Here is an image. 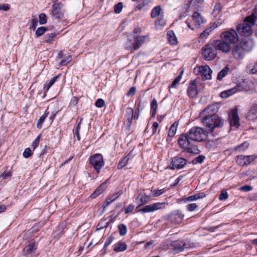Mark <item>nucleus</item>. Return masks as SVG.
<instances>
[{
	"mask_svg": "<svg viewBox=\"0 0 257 257\" xmlns=\"http://www.w3.org/2000/svg\"><path fill=\"white\" fill-rule=\"evenodd\" d=\"M220 38L214 42V48L225 54L230 52L232 45L237 43L239 40L237 32L233 29L221 33Z\"/></svg>",
	"mask_w": 257,
	"mask_h": 257,
	"instance_id": "obj_1",
	"label": "nucleus"
},
{
	"mask_svg": "<svg viewBox=\"0 0 257 257\" xmlns=\"http://www.w3.org/2000/svg\"><path fill=\"white\" fill-rule=\"evenodd\" d=\"M201 122L206 127V131L211 133L215 128L222 127L225 121L217 115L212 116L207 115L201 118Z\"/></svg>",
	"mask_w": 257,
	"mask_h": 257,
	"instance_id": "obj_2",
	"label": "nucleus"
},
{
	"mask_svg": "<svg viewBox=\"0 0 257 257\" xmlns=\"http://www.w3.org/2000/svg\"><path fill=\"white\" fill-rule=\"evenodd\" d=\"M187 134L190 140L200 142L207 138L209 132L200 127L194 126L190 129Z\"/></svg>",
	"mask_w": 257,
	"mask_h": 257,
	"instance_id": "obj_3",
	"label": "nucleus"
},
{
	"mask_svg": "<svg viewBox=\"0 0 257 257\" xmlns=\"http://www.w3.org/2000/svg\"><path fill=\"white\" fill-rule=\"evenodd\" d=\"M250 17H246L242 24H239L236 27L237 34L244 37H247L251 34L252 30L251 27L253 26L251 22Z\"/></svg>",
	"mask_w": 257,
	"mask_h": 257,
	"instance_id": "obj_4",
	"label": "nucleus"
},
{
	"mask_svg": "<svg viewBox=\"0 0 257 257\" xmlns=\"http://www.w3.org/2000/svg\"><path fill=\"white\" fill-rule=\"evenodd\" d=\"M178 144L180 148L189 153H194V146L191 144L190 139L188 137V134H182L179 137L178 140Z\"/></svg>",
	"mask_w": 257,
	"mask_h": 257,
	"instance_id": "obj_5",
	"label": "nucleus"
},
{
	"mask_svg": "<svg viewBox=\"0 0 257 257\" xmlns=\"http://www.w3.org/2000/svg\"><path fill=\"white\" fill-rule=\"evenodd\" d=\"M247 89L248 87L247 85L244 82H242L237 84L235 87L231 89L221 92L220 94V96L222 98H226L231 96L237 92L247 90Z\"/></svg>",
	"mask_w": 257,
	"mask_h": 257,
	"instance_id": "obj_6",
	"label": "nucleus"
},
{
	"mask_svg": "<svg viewBox=\"0 0 257 257\" xmlns=\"http://www.w3.org/2000/svg\"><path fill=\"white\" fill-rule=\"evenodd\" d=\"M168 203L166 202H157L145 205L138 210V212L141 213L153 212L166 208Z\"/></svg>",
	"mask_w": 257,
	"mask_h": 257,
	"instance_id": "obj_7",
	"label": "nucleus"
},
{
	"mask_svg": "<svg viewBox=\"0 0 257 257\" xmlns=\"http://www.w3.org/2000/svg\"><path fill=\"white\" fill-rule=\"evenodd\" d=\"M89 163L97 173H99L101 168L104 165L103 156L101 154H96L90 156Z\"/></svg>",
	"mask_w": 257,
	"mask_h": 257,
	"instance_id": "obj_8",
	"label": "nucleus"
},
{
	"mask_svg": "<svg viewBox=\"0 0 257 257\" xmlns=\"http://www.w3.org/2000/svg\"><path fill=\"white\" fill-rule=\"evenodd\" d=\"M216 49L213 44H208L202 48V54L206 60H211L215 58L217 55Z\"/></svg>",
	"mask_w": 257,
	"mask_h": 257,
	"instance_id": "obj_9",
	"label": "nucleus"
},
{
	"mask_svg": "<svg viewBox=\"0 0 257 257\" xmlns=\"http://www.w3.org/2000/svg\"><path fill=\"white\" fill-rule=\"evenodd\" d=\"M63 4L61 3H54L50 10V15L55 19H61L63 18L64 11L63 10Z\"/></svg>",
	"mask_w": 257,
	"mask_h": 257,
	"instance_id": "obj_10",
	"label": "nucleus"
},
{
	"mask_svg": "<svg viewBox=\"0 0 257 257\" xmlns=\"http://www.w3.org/2000/svg\"><path fill=\"white\" fill-rule=\"evenodd\" d=\"M187 162L186 159L177 156L172 159L171 164L169 168L171 170L181 169L186 165Z\"/></svg>",
	"mask_w": 257,
	"mask_h": 257,
	"instance_id": "obj_11",
	"label": "nucleus"
},
{
	"mask_svg": "<svg viewBox=\"0 0 257 257\" xmlns=\"http://www.w3.org/2000/svg\"><path fill=\"white\" fill-rule=\"evenodd\" d=\"M195 70L197 71V74L200 75L202 79L209 80L211 79L212 71L208 65L200 66L195 68Z\"/></svg>",
	"mask_w": 257,
	"mask_h": 257,
	"instance_id": "obj_12",
	"label": "nucleus"
},
{
	"mask_svg": "<svg viewBox=\"0 0 257 257\" xmlns=\"http://www.w3.org/2000/svg\"><path fill=\"white\" fill-rule=\"evenodd\" d=\"M230 52L233 58L237 60L243 59L246 53L239 44H236L234 47H231Z\"/></svg>",
	"mask_w": 257,
	"mask_h": 257,
	"instance_id": "obj_13",
	"label": "nucleus"
},
{
	"mask_svg": "<svg viewBox=\"0 0 257 257\" xmlns=\"http://www.w3.org/2000/svg\"><path fill=\"white\" fill-rule=\"evenodd\" d=\"M257 158V156H237L236 158V163L240 166L247 165L253 161Z\"/></svg>",
	"mask_w": 257,
	"mask_h": 257,
	"instance_id": "obj_14",
	"label": "nucleus"
},
{
	"mask_svg": "<svg viewBox=\"0 0 257 257\" xmlns=\"http://www.w3.org/2000/svg\"><path fill=\"white\" fill-rule=\"evenodd\" d=\"M228 118L229 119L230 126L238 128L240 126L239 118L236 109H233L229 114Z\"/></svg>",
	"mask_w": 257,
	"mask_h": 257,
	"instance_id": "obj_15",
	"label": "nucleus"
},
{
	"mask_svg": "<svg viewBox=\"0 0 257 257\" xmlns=\"http://www.w3.org/2000/svg\"><path fill=\"white\" fill-rule=\"evenodd\" d=\"M238 44L245 53L250 51L254 46L253 40L248 38L242 39Z\"/></svg>",
	"mask_w": 257,
	"mask_h": 257,
	"instance_id": "obj_16",
	"label": "nucleus"
},
{
	"mask_svg": "<svg viewBox=\"0 0 257 257\" xmlns=\"http://www.w3.org/2000/svg\"><path fill=\"white\" fill-rule=\"evenodd\" d=\"M187 93L190 97L193 98L198 93L197 86L195 80H192L189 84Z\"/></svg>",
	"mask_w": 257,
	"mask_h": 257,
	"instance_id": "obj_17",
	"label": "nucleus"
},
{
	"mask_svg": "<svg viewBox=\"0 0 257 257\" xmlns=\"http://www.w3.org/2000/svg\"><path fill=\"white\" fill-rule=\"evenodd\" d=\"M184 215L180 210H176L170 214L172 223L178 224L181 222Z\"/></svg>",
	"mask_w": 257,
	"mask_h": 257,
	"instance_id": "obj_18",
	"label": "nucleus"
},
{
	"mask_svg": "<svg viewBox=\"0 0 257 257\" xmlns=\"http://www.w3.org/2000/svg\"><path fill=\"white\" fill-rule=\"evenodd\" d=\"M137 41L135 39V37H133V39H132V37H129L128 36V38L126 42L125 43V49L128 50H130L131 53L134 52V51L138 50L139 48H136L135 46L136 45Z\"/></svg>",
	"mask_w": 257,
	"mask_h": 257,
	"instance_id": "obj_19",
	"label": "nucleus"
},
{
	"mask_svg": "<svg viewBox=\"0 0 257 257\" xmlns=\"http://www.w3.org/2000/svg\"><path fill=\"white\" fill-rule=\"evenodd\" d=\"M37 248V245L35 242H31L29 245L25 246L22 251V254L24 255L31 254L35 253Z\"/></svg>",
	"mask_w": 257,
	"mask_h": 257,
	"instance_id": "obj_20",
	"label": "nucleus"
},
{
	"mask_svg": "<svg viewBox=\"0 0 257 257\" xmlns=\"http://www.w3.org/2000/svg\"><path fill=\"white\" fill-rule=\"evenodd\" d=\"M136 199L138 204L137 206V208H138L139 206L147 203L150 201V197L145 193H141L138 195Z\"/></svg>",
	"mask_w": 257,
	"mask_h": 257,
	"instance_id": "obj_21",
	"label": "nucleus"
},
{
	"mask_svg": "<svg viewBox=\"0 0 257 257\" xmlns=\"http://www.w3.org/2000/svg\"><path fill=\"white\" fill-rule=\"evenodd\" d=\"M186 244L182 240H176L171 243V246L176 253L183 251Z\"/></svg>",
	"mask_w": 257,
	"mask_h": 257,
	"instance_id": "obj_22",
	"label": "nucleus"
},
{
	"mask_svg": "<svg viewBox=\"0 0 257 257\" xmlns=\"http://www.w3.org/2000/svg\"><path fill=\"white\" fill-rule=\"evenodd\" d=\"M246 118L249 120H254L257 118V103H253L247 113Z\"/></svg>",
	"mask_w": 257,
	"mask_h": 257,
	"instance_id": "obj_23",
	"label": "nucleus"
},
{
	"mask_svg": "<svg viewBox=\"0 0 257 257\" xmlns=\"http://www.w3.org/2000/svg\"><path fill=\"white\" fill-rule=\"evenodd\" d=\"M134 111L131 107H128L126 109L125 117L126 118V125L130 127L132 123L133 118H134Z\"/></svg>",
	"mask_w": 257,
	"mask_h": 257,
	"instance_id": "obj_24",
	"label": "nucleus"
},
{
	"mask_svg": "<svg viewBox=\"0 0 257 257\" xmlns=\"http://www.w3.org/2000/svg\"><path fill=\"white\" fill-rule=\"evenodd\" d=\"M135 39L137 41L136 48H140L141 46L146 42L149 41V36L148 35L146 36H135Z\"/></svg>",
	"mask_w": 257,
	"mask_h": 257,
	"instance_id": "obj_25",
	"label": "nucleus"
},
{
	"mask_svg": "<svg viewBox=\"0 0 257 257\" xmlns=\"http://www.w3.org/2000/svg\"><path fill=\"white\" fill-rule=\"evenodd\" d=\"M206 196V194L204 192H199L194 194L193 195L190 196L189 197H186L183 199V201L184 202H191L193 201H196L198 199H202Z\"/></svg>",
	"mask_w": 257,
	"mask_h": 257,
	"instance_id": "obj_26",
	"label": "nucleus"
},
{
	"mask_svg": "<svg viewBox=\"0 0 257 257\" xmlns=\"http://www.w3.org/2000/svg\"><path fill=\"white\" fill-rule=\"evenodd\" d=\"M192 21L195 23V25L198 27L201 24L203 23V19L200 13L195 12L192 15Z\"/></svg>",
	"mask_w": 257,
	"mask_h": 257,
	"instance_id": "obj_27",
	"label": "nucleus"
},
{
	"mask_svg": "<svg viewBox=\"0 0 257 257\" xmlns=\"http://www.w3.org/2000/svg\"><path fill=\"white\" fill-rule=\"evenodd\" d=\"M126 248L127 245L123 241H119L113 245V250L116 252L123 251Z\"/></svg>",
	"mask_w": 257,
	"mask_h": 257,
	"instance_id": "obj_28",
	"label": "nucleus"
},
{
	"mask_svg": "<svg viewBox=\"0 0 257 257\" xmlns=\"http://www.w3.org/2000/svg\"><path fill=\"white\" fill-rule=\"evenodd\" d=\"M167 35L168 41L171 45H175L177 44V40L173 31H169Z\"/></svg>",
	"mask_w": 257,
	"mask_h": 257,
	"instance_id": "obj_29",
	"label": "nucleus"
},
{
	"mask_svg": "<svg viewBox=\"0 0 257 257\" xmlns=\"http://www.w3.org/2000/svg\"><path fill=\"white\" fill-rule=\"evenodd\" d=\"M144 108V106L142 104V101L139 100L136 102V108L135 109V113L134 115V119H138L140 115V111L142 110Z\"/></svg>",
	"mask_w": 257,
	"mask_h": 257,
	"instance_id": "obj_30",
	"label": "nucleus"
},
{
	"mask_svg": "<svg viewBox=\"0 0 257 257\" xmlns=\"http://www.w3.org/2000/svg\"><path fill=\"white\" fill-rule=\"evenodd\" d=\"M131 157V154H128L125 157H123L119 162L117 165L118 169H121L127 164Z\"/></svg>",
	"mask_w": 257,
	"mask_h": 257,
	"instance_id": "obj_31",
	"label": "nucleus"
},
{
	"mask_svg": "<svg viewBox=\"0 0 257 257\" xmlns=\"http://www.w3.org/2000/svg\"><path fill=\"white\" fill-rule=\"evenodd\" d=\"M229 71V68L228 66H225L221 70L217 75V79L218 80H221L223 77L226 76Z\"/></svg>",
	"mask_w": 257,
	"mask_h": 257,
	"instance_id": "obj_32",
	"label": "nucleus"
},
{
	"mask_svg": "<svg viewBox=\"0 0 257 257\" xmlns=\"http://www.w3.org/2000/svg\"><path fill=\"white\" fill-rule=\"evenodd\" d=\"M178 125V122L177 121H175L173 124L171 125L168 131L169 137H173L175 136Z\"/></svg>",
	"mask_w": 257,
	"mask_h": 257,
	"instance_id": "obj_33",
	"label": "nucleus"
},
{
	"mask_svg": "<svg viewBox=\"0 0 257 257\" xmlns=\"http://www.w3.org/2000/svg\"><path fill=\"white\" fill-rule=\"evenodd\" d=\"M158 107L157 101L155 99H154L151 103V112L152 116L154 117L156 114V110Z\"/></svg>",
	"mask_w": 257,
	"mask_h": 257,
	"instance_id": "obj_34",
	"label": "nucleus"
},
{
	"mask_svg": "<svg viewBox=\"0 0 257 257\" xmlns=\"http://www.w3.org/2000/svg\"><path fill=\"white\" fill-rule=\"evenodd\" d=\"M249 144L248 143L245 142L239 145L236 146L234 150L235 151L241 152L243 151L248 148Z\"/></svg>",
	"mask_w": 257,
	"mask_h": 257,
	"instance_id": "obj_35",
	"label": "nucleus"
},
{
	"mask_svg": "<svg viewBox=\"0 0 257 257\" xmlns=\"http://www.w3.org/2000/svg\"><path fill=\"white\" fill-rule=\"evenodd\" d=\"M217 105L215 104H212L205 108L203 110V113L207 112V111H211L212 114L216 115L215 113L217 112Z\"/></svg>",
	"mask_w": 257,
	"mask_h": 257,
	"instance_id": "obj_36",
	"label": "nucleus"
},
{
	"mask_svg": "<svg viewBox=\"0 0 257 257\" xmlns=\"http://www.w3.org/2000/svg\"><path fill=\"white\" fill-rule=\"evenodd\" d=\"M161 11V7L160 6H158L155 7L152 10L151 14V17L154 18L158 17L160 14V12Z\"/></svg>",
	"mask_w": 257,
	"mask_h": 257,
	"instance_id": "obj_37",
	"label": "nucleus"
},
{
	"mask_svg": "<svg viewBox=\"0 0 257 257\" xmlns=\"http://www.w3.org/2000/svg\"><path fill=\"white\" fill-rule=\"evenodd\" d=\"M61 74H59L53 78H52L49 82L48 85L44 87V89H46V91H47L49 88L55 83L57 79L60 77Z\"/></svg>",
	"mask_w": 257,
	"mask_h": 257,
	"instance_id": "obj_38",
	"label": "nucleus"
},
{
	"mask_svg": "<svg viewBox=\"0 0 257 257\" xmlns=\"http://www.w3.org/2000/svg\"><path fill=\"white\" fill-rule=\"evenodd\" d=\"M103 187L102 186H99L95 191L91 194L90 197L94 199L97 197L99 195H100L101 193L103 192Z\"/></svg>",
	"mask_w": 257,
	"mask_h": 257,
	"instance_id": "obj_39",
	"label": "nucleus"
},
{
	"mask_svg": "<svg viewBox=\"0 0 257 257\" xmlns=\"http://www.w3.org/2000/svg\"><path fill=\"white\" fill-rule=\"evenodd\" d=\"M56 33H51L46 35L45 37V41L48 43H51L53 39L56 36Z\"/></svg>",
	"mask_w": 257,
	"mask_h": 257,
	"instance_id": "obj_40",
	"label": "nucleus"
},
{
	"mask_svg": "<svg viewBox=\"0 0 257 257\" xmlns=\"http://www.w3.org/2000/svg\"><path fill=\"white\" fill-rule=\"evenodd\" d=\"M212 31V27H210L203 31L200 35V38L202 39H206Z\"/></svg>",
	"mask_w": 257,
	"mask_h": 257,
	"instance_id": "obj_41",
	"label": "nucleus"
},
{
	"mask_svg": "<svg viewBox=\"0 0 257 257\" xmlns=\"http://www.w3.org/2000/svg\"><path fill=\"white\" fill-rule=\"evenodd\" d=\"M48 113L45 112L43 115H42L39 119L38 121L37 126L38 128H41L42 124L44 122L46 118L48 116Z\"/></svg>",
	"mask_w": 257,
	"mask_h": 257,
	"instance_id": "obj_42",
	"label": "nucleus"
},
{
	"mask_svg": "<svg viewBox=\"0 0 257 257\" xmlns=\"http://www.w3.org/2000/svg\"><path fill=\"white\" fill-rule=\"evenodd\" d=\"M118 228L119 234L120 235L123 236L126 234L127 228L125 224H120L118 226Z\"/></svg>",
	"mask_w": 257,
	"mask_h": 257,
	"instance_id": "obj_43",
	"label": "nucleus"
},
{
	"mask_svg": "<svg viewBox=\"0 0 257 257\" xmlns=\"http://www.w3.org/2000/svg\"><path fill=\"white\" fill-rule=\"evenodd\" d=\"M48 30L47 28L44 27H41L37 29L35 35L37 37H39L43 35Z\"/></svg>",
	"mask_w": 257,
	"mask_h": 257,
	"instance_id": "obj_44",
	"label": "nucleus"
},
{
	"mask_svg": "<svg viewBox=\"0 0 257 257\" xmlns=\"http://www.w3.org/2000/svg\"><path fill=\"white\" fill-rule=\"evenodd\" d=\"M71 56L68 55L65 58H63L59 64V66H62L66 65L69 62L71 61Z\"/></svg>",
	"mask_w": 257,
	"mask_h": 257,
	"instance_id": "obj_45",
	"label": "nucleus"
},
{
	"mask_svg": "<svg viewBox=\"0 0 257 257\" xmlns=\"http://www.w3.org/2000/svg\"><path fill=\"white\" fill-rule=\"evenodd\" d=\"M39 21L41 25H44L47 23V17L44 13H41L39 15Z\"/></svg>",
	"mask_w": 257,
	"mask_h": 257,
	"instance_id": "obj_46",
	"label": "nucleus"
},
{
	"mask_svg": "<svg viewBox=\"0 0 257 257\" xmlns=\"http://www.w3.org/2000/svg\"><path fill=\"white\" fill-rule=\"evenodd\" d=\"M205 156L202 155H200L196 158H195L192 161V163L193 164H197L198 163H202L205 159Z\"/></svg>",
	"mask_w": 257,
	"mask_h": 257,
	"instance_id": "obj_47",
	"label": "nucleus"
},
{
	"mask_svg": "<svg viewBox=\"0 0 257 257\" xmlns=\"http://www.w3.org/2000/svg\"><path fill=\"white\" fill-rule=\"evenodd\" d=\"M123 5L121 2H119L114 7V11L116 14H119L122 9Z\"/></svg>",
	"mask_w": 257,
	"mask_h": 257,
	"instance_id": "obj_48",
	"label": "nucleus"
},
{
	"mask_svg": "<svg viewBox=\"0 0 257 257\" xmlns=\"http://www.w3.org/2000/svg\"><path fill=\"white\" fill-rule=\"evenodd\" d=\"M221 9H222V6H221V4L219 2L216 3L214 7L213 14L214 15H218L219 13V12H220Z\"/></svg>",
	"mask_w": 257,
	"mask_h": 257,
	"instance_id": "obj_49",
	"label": "nucleus"
},
{
	"mask_svg": "<svg viewBox=\"0 0 257 257\" xmlns=\"http://www.w3.org/2000/svg\"><path fill=\"white\" fill-rule=\"evenodd\" d=\"M182 78V74L178 75L175 80L172 82V84L170 85V88L176 87V84H177L180 81Z\"/></svg>",
	"mask_w": 257,
	"mask_h": 257,
	"instance_id": "obj_50",
	"label": "nucleus"
},
{
	"mask_svg": "<svg viewBox=\"0 0 257 257\" xmlns=\"http://www.w3.org/2000/svg\"><path fill=\"white\" fill-rule=\"evenodd\" d=\"M32 155L33 153L29 148L25 149L23 154V157L25 158H28L32 156Z\"/></svg>",
	"mask_w": 257,
	"mask_h": 257,
	"instance_id": "obj_51",
	"label": "nucleus"
},
{
	"mask_svg": "<svg viewBox=\"0 0 257 257\" xmlns=\"http://www.w3.org/2000/svg\"><path fill=\"white\" fill-rule=\"evenodd\" d=\"M116 199V197H114L113 198H112L111 197L107 198L103 205H102V207L103 209H105L106 207H107L110 204H111L112 202H113Z\"/></svg>",
	"mask_w": 257,
	"mask_h": 257,
	"instance_id": "obj_52",
	"label": "nucleus"
},
{
	"mask_svg": "<svg viewBox=\"0 0 257 257\" xmlns=\"http://www.w3.org/2000/svg\"><path fill=\"white\" fill-rule=\"evenodd\" d=\"M81 123V119L80 120V121L78 124L77 126L75 128V130L74 131L75 135L76 136L77 139L78 141L80 140V137L79 135V130L80 129V125Z\"/></svg>",
	"mask_w": 257,
	"mask_h": 257,
	"instance_id": "obj_53",
	"label": "nucleus"
},
{
	"mask_svg": "<svg viewBox=\"0 0 257 257\" xmlns=\"http://www.w3.org/2000/svg\"><path fill=\"white\" fill-rule=\"evenodd\" d=\"M228 195L227 192L224 190L221 191V192L219 196V200H225L228 198Z\"/></svg>",
	"mask_w": 257,
	"mask_h": 257,
	"instance_id": "obj_54",
	"label": "nucleus"
},
{
	"mask_svg": "<svg viewBox=\"0 0 257 257\" xmlns=\"http://www.w3.org/2000/svg\"><path fill=\"white\" fill-rule=\"evenodd\" d=\"M249 17H250L251 19L252 20H251V22H252L253 25H255L257 26V10L256 11L253 13L251 15L248 16Z\"/></svg>",
	"mask_w": 257,
	"mask_h": 257,
	"instance_id": "obj_55",
	"label": "nucleus"
},
{
	"mask_svg": "<svg viewBox=\"0 0 257 257\" xmlns=\"http://www.w3.org/2000/svg\"><path fill=\"white\" fill-rule=\"evenodd\" d=\"M153 192L152 196L153 197H158L162 194L165 190L164 189H160V190H154V191H151Z\"/></svg>",
	"mask_w": 257,
	"mask_h": 257,
	"instance_id": "obj_56",
	"label": "nucleus"
},
{
	"mask_svg": "<svg viewBox=\"0 0 257 257\" xmlns=\"http://www.w3.org/2000/svg\"><path fill=\"white\" fill-rule=\"evenodd\" d=\"M12 176V173L11 172H4L0 175V179L2 180H5L9 178H10Z\"/></svg>",
	"mask_w": 257,
	"mask_h": 257,
	"instance_id": "obj_57",
	"label": "nucleus"
},
{
	"mask_svg": "<svg viewBox=\"0 0 257 257\" xmlns=\"http://www.w3.org/2000/svg\"><path fill=\"white\" fill-rule=\"evenodd\" d=\"M40 135H39L32 143V147L33 150H35L39 145L40 142Z\"/></svg>",
	"mask_w": 257,
	"mask_h": 257,
	"instance_id": "obj_58",
	"label": "nucleus"
},
{
	"mask_svg": "<svg viewBox=\"0 0 257 257\" xmlns=\"http://www.w3.org/2000/svg\"><path fill=\"white\" fill-rule=\"evenodd\" d=\"M252 189V187L251 186L248 185H246L241 186L239 188L240 191H243V192H248V191H251Z\"/></svg>",
	"mask_w": 257,
	"mask_h": 257,
	"instance_id": "obj_59",
	"label": "nucleus"
},
{
	"mask_svg": "<svg viewBox=\"0 0 257 257\" xmlns=\"http://www.w3.org/2000/svg\"><path fill=\"white\" fill-rule=\"evenodd\" d=\"M187 210L189 211H193L195 210L198 207L196 203H191L187 205Z\"/></svg>",
	"mask_w": 257,
	"mask_h": 257,
	"instance_id": "obj_60",
	"label": "nucleus"
},
{
	"mask_svg": "<svg viewBox=\"0 0 257 257\" xmlns=\"http://www.w3.org/2000/svg\"><path fill=\"white\" fill-rule=\"evenodd\" d=\"M105 105V102L101 98H99L97 100V101L95 102V105L96 107L101 108L104 106Z\"/></svg>",
	"mask_w": 257,
	"mask_h": 257,
	"instance_id": "obj_61",
	"label": "nucleus"
},
{
	"mask_svg": "<svg viewBox=\"0 0 257 257\" xmlns=\"http://www.w3.org/2000/svg\"><path fill=\"white\" fill-rule=\"evenodd\" d=\"M64 226H65V224L64 223L59 224V225L57 227V229L54 232V233H56L57 234L60 233L62 231L63 229H64Z\"/></svg>",
	"mask_w": 257,
	"mask_h": 257,
	"instance_id": "obj_62",
	"label": "nucleus"
},
{
	"mask_svg": "<svg viewBox=\"0 0 257 257\" xmlns=\"http://www.w3.org/2000/svg\"><path fill=\"white\" fill-rule=\"evenodd\" d=\"M38 24V20L36 18H34L32 20L31 25L30 26V29L35 30L36 27Z\"/></svg>",
	"mask_w": 257,
	"mask_h": 257,
	"instance_id": "obj_63",
	"label": "nucleus"
},
{
	"mask_svg": "<svg viewBox=\"0 0 257 257\" xmlns=\"http://www.w3.org/2000/svg\"><path fill=\"white\" fill-rule=\"evenodd\" d=\"M113 239H114V237L112 236H109L106 239V241L105 242V244H104V248L105 249H106V248L107 247V246H108L112 242V241H113Z\"/></svg>",
	"mask_w": 257,
	"mask_h": 257,
	"instance_id": "obj_64",
	"label": "nucleus"
}]
</instances>
